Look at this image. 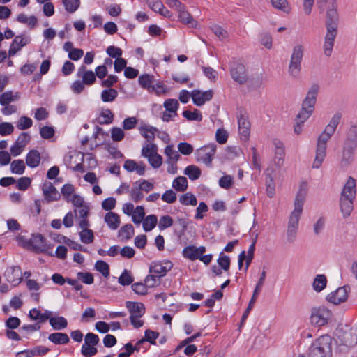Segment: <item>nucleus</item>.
<instances>
[{"label":"nucleus","mask_w":357,"mask_h":357,"mask_svg":"<svg viewBox=\"0 0 357 357\" xmlns=\"http://www.w3.org/2000/svg\"><path fill=\"white\" fill-rule=\"evenodd\" d=\"M114 115L110 109L102 112L99 117L96 119L99 124H109L113 121Z\"/></svg>","instance_id":"c9c22d12"},{"label":"nucleus","mask_w":357,"mask_h":357,"mask_svg":"<svg viewBox=\"0 0 357 357\" xmlns=\"http://www.w3.org/2000/svg\"><path fill=\"white\" fill-rule=\"evenodd\" d=\"M180 202L185 206H196L197 200L196 197L191 192H187L182 195L179 198Z\"/></svg>","instance_id":"79ce46f5"},{"label":"nucleus","mask_w":357,"mask_h":357,"mask_svg":"<svg viewBox=\"0 0 357 357\" xmlns=\"http://www.w3.org/2000/svg\"><path fill=\"white\" fill-rule=\"evenodd\" d=\"M184 174L188 176L190 179L197 180L201 176V169L196 165H191L185 169Z\"/></svg>","instance_id":"e433bc0d"},{"label":"nucleus","mask_w":357,"mask_h":357,"mask_svg":"<svg viewBox=\"0 0 357 357\" xmlns=\"http://www.w3.org/2000/svg\"><path fill=\"white\" fill-rule=\"evenodd\" d=\"M335 130L327 125L324 130L317 138L316 146V155L314 160L312 167L318 169L321 167L326 155L327 142L333 136Z\"/></svg>","instance_id":"39448f33"},{"label":"nucleus","mask_w":357,"mask_h":357,"mask_svg":"<svg viewBox=\"0 0 357 357\" xmlns=\"http://www.w3.org/2000/svg\"><path fill=\"white\" fill-rule=\"evenodd\" d=\"M332 341V338L328 335L320 336L312 343L307 357H331Z\"/></svg>","instance_id":"0eeeda50"},{"label":"nucleus","mask_w":357,"mask_h":357,"mask_svg":"<svg viewBox=\"0 0 357 357\" xmlns=\"http://www.w3.org/2000/svg\"><path fill=\"white\" fill-rule=\"evenodd\" d=\"M126 307L128 310L130 316L142 317L145 313V306L142 303L127 301Z\"/></svg>","instance_id":"5701e85b"},{"label":"nucleus","mask_w":357,"mask_h":357,"mask_svg":"<svg viewBox=\"0 0 357 357\" xmlns=\"http://www.w3.org/2000/svg\"><path fill=\"white\" fill-rule=\"evenodd\" d=\"M165 153L168 157V160L177 162L180 158L181 155L178 154V153L174 150L172 148V146L169 145L167 146L165 149Z\"/></svg>","instance_id":"13d9d810"},{"label":"nucleus","mask_w":357,"mask_h":357,"mask_svg":"<svg viewBox=\"0 0 357 357\" xmlns=\"http://www.w3.org/2000/svg\"><path fill=\"white\" fill-rule=\"evenodd\" d=\"M33 121L31 118L22 116H21L17 123V128L19 130H26L32 126Z\"/></svg>","instance_id":"864d4df0"},{"label":"nucleus","mask_w":357,"mask_h":357,"mask_svg":"<svg viewBox=\"0 0 357 357\" xmlns=\"http://www.w3.org/2000/svg\"><path fill=\"white\" fill-rule=\"evenodd\" d=\"M48 340L55 344H66L70 342L68 335L61 332L51 333L48 336Z\"/></svg>","instance_id":"cd10ccee"},{"label":"nucleus","mask_w":357,"mask_h":357,"mask_svg":"<svg viewBox=\"0 0 357 357\" xmlns=\"http://www.w3.org/2000/svg\"><path fill=\"white\" fill-rule=\"evenodd\" d=\"M22 270L18 266L8 268L4 273L6 280L14 286L20 284L22 280Z\"/></svg>","instance_id":"412c9836"},{"label":"nucleus","mask_w":357,"mask_h":357,"mask_svg":"<svg viewBox=\"0 0 357 357\" xmlns=\"http://www.w3.org/2000/svg\"><path fill=\"white\" fill-rule=\"evenodd\" d=\"M153 76L149 74H143L139 77V84L144 89H149L151 87L154 89V87L151 86L153 82Z\"/></svg>","instance_id":"37998d69"},{"label":"nucleus","mask_w":357,"mask_h":357,"mask_svg":"<svg viewBox=\"0 0 357 357\" xmlns=\"http://www.w3.org/2000/svg\"><path fill=\"white\" fill-rule=\"evenodd\" d=\"M25 164L22 160H15L10 164V171L13 174L21 175L25 170Z\"/></svg>","instance_id":"ea45409f"},{"label":"nucleus","mask_w":357,"mask_h":357,"mask_svg":"<svg viewBox=\"0 0 357 357\" xmlns=\"http://www.w3.org/2000/svg\"><path fill=\"white\" fill-rule=\"evenodd\" d=\"M123 349H125V351L120 352L118 354V357H130L135 350L138 349V348L134 347L131 342L124 344Z\"/></svg>","instance_id":"338daca9"},{"label":"nucleus","mask_w":357,"mask_h":357,"mask_svg":"<svg viewBox=\"0 0 357 357\" xmlns=\"http://www.w3.org/2000/svg\"><path fill=\"white\" fill-rule=\"evenodd\" d=\"M118 96V91L114 89H105L101 93V99L105 102L114 101Z\"/></svg>","instance_id":"58836bf2"},{"label":"nucleus","mask_w":357,"mask_h":357,"mask_svg":"<svg viewBox=\"0 0 357 357\" xmlns=\"http://www.w3.org/2000/svg\"><path fill=\"white\" fill-rule=\"evenodd\" d=\"M135 234V229L132 224H126L121 227L119 231V236L126 241L130 239Z\"/></svg>","instance_id":"473e14b6"},{"label":"nucleus","mask_w":357,"mask_h":357,"mask_svg":"<svg viewBox=\"0 0 357 357\" xmlns=\"http://www.w3.org/2000/svg\"><path fill=\"white\" fill-rule=\"evenodd\" d=\"M354 158V153L346 152L342 151L341 152V159L340 161V167L341 168L347 167L349 165L351 164Z\"/></svg>","instance_id":"a19ab883"},{"label":"nucleus","mask_w":357,"mask_h":357,"mask_svg":"<svg viewBox=\"0 0 357 357\" xmlns=\"http://www.w3.org/2000/svg\"><path fill=\"white\" fill-rule=\"evenodd\" d=\"M183 256L191 261L198 259L199 255H197L196 247L195 245H188L184 248L182 252Z\"/></svg>","instance_id":"4c0bfd02"},{"label":"nucleus","mask_w":357,"mask_h":357,"mask_svg":"<svg viewBox=\"0 0 357 357\" xmlns=\"http://www.w3.org/2000/svg\"><path fill=\"white\" fill-rule=\"evenodd\" d=\"M327 284V278L324 274L317 275L313 281V289L317 292H321L324 289Z\"/></svg>","instance_id":"c85d7f7f"},{"label":"nucleus","mask_w":357,"mask_h":357,"mask_svg":"<svg viewBox=\"0 0 357 357\" xmlns=\"http://www.w3.org/2000/svg\"><path fill=\"white\" fill-rule=\"evenodd\" d=\"M275 145V158H278L280 160H282L283 157L284 155V148L283 143L280 142V140L275 139L274 142Z\"/></svg>","instance_id":"bf43d9fd"},{"label":"nucleus","mask_w":357,"mask_h":357,"mask_svg":"<svg viewBox=\"0 0 357 357\" xmlns=\"http://www.w3.org/2000/svg\"><path fill=\"white\" fill-rule=\"evenodd\" d=\"M29 316L33 320H38L39 324L47 320V317L43 316V313L36 308L31 310Z\"/></svg>","instance_id":"6e6d98bb"},{"label":"nucleus","mask_w":357,"mask_h":357,"mask_svg":"<svg viewBox=\"0 0 357 357\" xmlns=\"http://www.w3.org/2000/svg\"><path fill=\"white\" fill-rule=\"evenodd\" d=\"M178 13V20L181 23L190 28L197 27V22L194 20L193 17L187 11L185 6L183 9H181Z\"/></svg>","instance_id":"393cba45"},{"label":"nucleus","mask_w":357,"mask_h":357,"mask_svg":"<svg viewBox=\"0 0 357 357\" xmlns=\"http://www.w3.org/2000/svg\"><path fill=\"white\" fill-rule=\"evenodd\" d=\"M65 9L68 13H73L75 12L80 5L79 0H63Z\"/></svg>","instance_id":"09e8293b"},{"label":"nucleus","mask_w":357,"mask_h":357,"mask_svg":"<svg viewBox=\"0 0 357 357\" xmlns=\"http://www.w3.org/2000/svg\"><path fill=\"white\" fill-rule=\"evenodd\" d=\"M95 269L101 273L105 278L109 275V266L107 263L102 260H98L96 262Z\"/></svg>","instance_id":"a18cd8bd"},{"label":"nucleus","mask_w":357,"mask_h":357,"mask_svg":"<svg viewBox=\"0 0 357 357\" xmlns=\"http://www.w3.org/2000/svg\"><path fill=\"white\" fill-rule=\"evenodd\" d=\"M141 130L142 135L146 139L148 142H151L155 139V132L158 131L156 128L151 126L142 127Z\"/></svg>","instance_id":"f704fd0d"},{"label":"nucleus","mask_w":357,"mask_h":357,"mask_svg":"<svg viewBox=\"0 0 357 357\" xmlns=\"http://www.w3.org/2000/svg\"><path fill=\"white\" fill-rule=\"evenodd\" d=\"M238 130L239 134L247 139L250 135V122L248 119V116L241 113L239 116H238Z\"/></svg>","instance_id":"b1692460"},{"label":"nucleus","mask_w":357,"mask_h":357,"mask_svg":"<svg viewBox=\"0 0 357 357\" xmlns=\"http://www.w3.org/2000/svg\"><path fill=\"white\" fill-rule=\"evenodd\" d=\"M319 91V85L317 83L312 84L308 89L305 97L302 102L301 109L297 114V117L301 121H307L313 114Z\"/></svg>","instance_id":"7ed1b4c3"},{"label":"nucleus","mask_w":357,"mask_h":357,"mask_svg":"<svg viewBox=\"0 0 357 357\" xmlns=\"http://www.w3.org/2000/svg\"><path fill=\"white\" fill-rule=\"evenodd\" d=\"M266 271H264L261 273V276L256 284V287L253 291L252 298L248 303V306L242 315L241 320V326H242L243 324L244 321L248 318V316L250 310H252L253 305L256 302L257 298L258 295L259 294V293L261 292L262 287L264 285V281L266 279Z\"/></svg>","instance_id":"f8f14e48"},{"label":"nucleus","mask_w":357,"mask_h":357,"mask_svg":"<svg viewBox=\"0 0 357 357\" xmlns=\"http://www.w3.org/2000/svg\"><path fill=\"white\" fill-rule=\"evenodd\" d=\"M132 282L133 278L130 275V272L125 269L119 278V282L123 286H127L132 284Z\"/></svg>","instance_id":"4d7b16f0"},{"label":"nucleus","mask_w":357,"mask_h":357,"mask_svg":"<svg viewBox=\"0 0 357 357\" xmlns=\"http://www.w3.org/2000/svg\"><path fill=\"white\" fill-rule=\"evenodd\" d=\"M96 345L88 344L82 345L81 348V354L84 357H92L98 353Z\"/></svg>","instance_id":"5fc2aeb1"},{"label":"nucleus","mask_w":357,"mask_h":357,"mask_svg":"<svg viewBox=\"0 0 357 357\" xmlns=\"http://www.w3.org/2000/svg\"><path fill=\"white\" fill-rule=\"evenodd\" d=\"M218 265L224 271H227L230 268V258L229 256L224 255L223 252H221L219 258L217 261Z\"/></svg>","instance_id":"3c124183"},{"label":"nucleus","mask_w":357,"mask_h":357,"mask_svg":"<svg viewBox=\"0 0 357 357\" xmlns=\"http://www.w3.org/2000/svg\"><path fill=\"white\" fill-rule=\"evenodd\" d=\"M31 136L27 132H22L17 138L14 144L10 147V153L13 156H17L24 151L26 145L30 142Z\"/></svg>","instance_id":"f3484780"},{"label":"nucleus","mask_w":357,"mask_h":357,"mask_svg":"<svg viewBox=\"0 0 357 357\" xmlns=\"http://www.w3.org/2000/svg\"><path fill=\"white\" fill-rule=\"evenodd\" d=\"M173 218L170 215H162L160 217L159 220L158 228L160 231H162L168 227H172L173 225Z\"/></svg>","instance_id":"de8ad7c7"},{"label":"nucleus","mask_w":357,"mask_h":357,"mask_svg":"<svg viewBox=\"0 0 357 357\" xmlns=\"http://www.w3.org/2000/svg\"><path fill=\"white\" fill-rule=\"evenodd\" d=\"M159 335L160 333L158 332L147 329L144 332V337L139 340V344H144L145 342H149L150 344L155 345V340Z\"/></svg>","instance_id":"c756f323"},{"label":"nucleus","mask_w":357,"mask_h":357,"mask_svg":"<svg viewBox=\"0 0 357 357\" xmlns=\"http://www.w3.org/2000/svg\"><path fill=\"white\" fill-rule=\"evenodd\" d=\"M217 146L215 144L204 145L195 151L197 161H201L207 167H212V161L216 152Z\"/></svg>","instance_id":"1a4fd4ad"},{"label":"nucleus","mask_w":357,"mask_h":357,"mask_svg":"<svg viewBox=\"0 0 357 357\" xmlns=\"http://www.w3.org/2000/svg\"><path fill=\"white\" fill-rule=\"evenodd\" d=\"M158 223V218L155 215H147L143 222H142V227L143 229L146 231H151L153 229L155 228Z\"/></svg>","instance_id":"7c9ffc66"},{"label":"nucleus","mask_w":357,"mask_h":357,"mask_svg":"<svg viewBox=\"0 0 357 357\" xmlns=\"http://www.w3.org/2000/svg\"><path fill=\"white\" fill-rule=\"evenodd\" d=\"M339 14L336 0H331L326 11L325 26L326 33L324 37L323 51L325 56H331L334 47L335 39L337 35Z\"/></svg>","instance_id":"f257e3e1"},{"label":"nucleus","mask_w":357,"mask_h":357,"mask_svg":"<svg viewBox=\"0 0 357 357\" xmlns=\"http://www.w3.org/2000/svg\"><path fill=\"white\" fill-rule=\"evenodd\" d=\"M31 41V37L24 33L16 36L10 44L8 50L9 56H13L16 54L17 52L21 50V49L26 45L29 44Z\"/></svg>","instance_id":"2eb2a0df"},{"label":"nucleus","mask_w":357,"mask_h":357,"mask_svg":"<svg viewBox=\"0 0 357 357\" xmlns=\"http://www.w3.org/2000/svg\"><path fill=\"white\" fill-rule=\"evenodd\" d=\"M356 180L349 176L342 188L340 199V207L344 218L349 216L353 211V202L356 193Z\"/></svg>","instance_id":"f03ea898"},{"label":"nucleus","mask_w":357,"mask_h":357,"mask_svg":"<svg viewBox=\"0 0 357 357\" xmlns=\"http://www.w3.org/2000/svg\"><path fill=\"white\" fill-rule=\"evenodd\" d=\"M31 242V250L36 253H46L49 248L46 243V239L40 234H33Z\"/></svg>","instance_id":"a211bd4d"},{"label":"nucleus","mask_w":357,"mask_h":357,"mask_svg":"<svg viewBox=\"0 0 357 357\" xmlns=\"http://www.w3.org/2000/svg\"><path fill=\"white\" fill-rule=\"evenodd\" d=\"M125 137L124 131L118 127H114L111 129V137L114 142H120Z\"/></svg>","instance_id":"e2e57ef3"},{"label":"nucleus","mask_w":357,"mask_h":357,"mask_svg":"<svg viewBox=\"0 0 357 357\" xmlns=\"http://www.w3.org/2000/svg\"><path fill=\"white\" fill-rule=\"evenodd\" d=\"M230 74L232 79L240 84H245L248 79L245 66L238 62L231 64Z\"/></svg>","instance_id":"ddd939ff"},{"label":"nucleus","mask_w":357,"mask_h":357,"mask_svg":"<svg viewBox=\"0 0 357 357\" xmlns=\"http://www.w3.org/2000/svg\"><path fill=\"white\" fill-rule=\"evenodd\" d=\"M31 179L29 177L24 176L18 178L17 181V188L20 190L24 191L31 185Z\"/></svg>","instance_id":"69168bd1"},{"label":"nucleus","mask_w":357,"mask_h":357,"mask_svg":"<svg viewBox=\"0 0 357 357\" xmlns=\"http://www.w3.org/2000/svg\"><path fill=\"white\" fill-rule=\"evenodd\" d=\"M158 151V146L153 143L147 144L142 149V155L147 158Z\"/></svg>","instance_id":"0e129e2a"},{"label":"nucleus","mask_w":357,"mask_h":357,"mask_svg":"<svg viewBox=\"0 0 357 357\" xmlns=\"http://www.w3.org/2000/svg\"><path fill=\"white\" fill-rule=\"evenodd\" d=\"M164 107L167 111L173 113L174 116L177 115L176 111L178 109L179 103L176 99H167L164 102Z\"/></svg>","instance_id":"c03bdc74"},{"label":"nucleus","mask_w":357,"mask_h":357,"mask_svg":"<svg viewBox=\"0 0 357 357\" xmlns=\"http://www.w3.org/2000/svg\"><path fill=\"white\" fill-rule=\"evenodd\" d=\"M43 192L45 201L47 203L58 201L61 199V195L51 182H45L43 186Z\"/></svg>","instance_id":"aec40b11"},{"label":"nucleus","mask_w":357,"mask_h":357,"mask_svg":"<svg viewBox=\"0 0 357 357\" xmlns=\"http://www.w3.org/2000/svg\"><path fill=\"white\" fill-rule=\"evenodd\" d=\"M348 286L339 287L335 291L331 292L326 296V300L334 305H338L346 301L348 297Z\"/></svg>","instance_id":"dca6fc26"},{"label":"nucleus","mask_w":357,"mask_h":357,"mask_svg":"<svg viewBox=\"0 0 357 357\" xmlns=\"http://www.w3.org/2000/svg\"><path fill=\"white\" fill-rule=\"evenodd\" d=\"M173 267V264L169 260L152 261L150 264L149 272L157 275L158 278L165 276Z\"/></svg>","instance_id":"4468645a"},{"label":"nucleus","mask_w":357,"mask_h":357,"mask_svg":"<svg viewBox=\"0 0 357 357\" xmlns=\"http://www.w3.org/2000/svg\"><path fill=\"white\" fill-rule=\"evenodd\" d=\"M105 222L110 229L115 230L121 224L120 216L116 213L109 211L105 214Z\"/></svg>","instance_id":"a878e982"},{"label":"nucleus","mask_w":357,"mask_h":357,"mask_svg":"<svg viewBox=\"0 0 357 357\" xmlns=\"http://www.w3.org/2000/svg\"><path fill=\"white\" fill-rule=\"evenodd\" d=\"M78 77L82 78V82L86 85H92L96 82V75L91 70H86V67L82 65L77 73Z\"/></svg>","instance_id":"4be33fe9"},{"label":"nucleus","mask_w":357,"mask_h":357,"mask_svg":"<svg viewBox=\"0 0 357 357\" xmlns=\"http://www.w3.org/2000/svg\"><path fill=\"white\" fill-rule=\"evenodd\" d=\"M332 317V312L324 306L313 307L311 312L310 321L312 324L323 326L328 324Z\"/></svg>","instance_id":"9d476101"},{"label":"nucleus","mask_w":357,"mask_h":357,"mask_svg":"<svg viewBox=\"0 0 357 357\" xmlns=\"http://www.w3.org/2000/svg\"><path fill=\"white\" fill-rule=\"evenodd\" d=\"M151 166L154 169L159 168L162 162V158L157 152L146 158Z\"/></svg>","instance_id":"8fccbe9b"},{"label":"nucleus","mask_w":357,"mask_h":357,"mask_svg":"<svg viewBox=\"0 0 357 357\" xmlns=\"http://www.w3.org/2000/svg\"><path fill=\"white\" fill-rule=\"evenodd\" d=\"M304 55V47L296 45L293 47L288 72L294 78H298L301 70V62Z\"/></svg>","instance_id":"6e6552de"},{"label":"nucleus","mask_w":357,"mask_h":357,"mask_svg":"<svg viewBox=\"0 0 357 357\" xmlns=\"http://www.w3.org/2000/svg\"><path fill=\"white\" fill-rule=\"evenodd\" d=\"M337 349L340 352H347L357 344L356 329L346 328H337L335 333Z\"/></svg>","instance_id":"20e7f679"},{"label":"nucleus","mask_w":357,"mask_h":357,"mask_svg":"<svg viewBox=\"0 0 357 357\" xmlns=\"http://www.w3.org/2000/svg\"><path fill=\"white\" fill-rule=\"evenodd\" d=\"M307 184L306 182H302L294 200V209L291 213L289 218L288 225L292 227H298V222L301 218L305 197L307 194Z\"/></svg>","instance_id":"423d86ee"},{"label":"nucleus","mask_w":357,"mask_h":357,"mask_svg":"<svg viewBox=\"0 0 357 357\" xmlns=\"http://www.w3.org/2000/svg\"><path fill=\"white\" fill-rule=\"evenodd\" d=\"M133 213L134 214L132 216V220L135 224H140L145 215L144 206H137L135 208Z\"/></svg>","instance_id":"49530a36"},{"label":"nucleus","mask_w":357,"mask_h":357,"mask_svg":"<svg viewBox=\"0 0 357 357\" xmlns=\"http://www.w3.org/2000/svg\"><path fill=\"white\" fill-rule=\"evenodd\" d=\"M183 116L188 121H201L202 120V114L197 109H195L194 112H191L190 110H184L183 112Z\"/></svg>","instance_id":"603ef678"},{"label":"nucleus","mask_w":357,"mask_h":357,"mask_svg":"<svg viewBox=\"0 0 357 357\" xmlns=\"http://www.w3.org/2000/svg\"><path fill=\"white\" fill-rule=\"evenodd\" d=\"M40 162V154L38 150H31L26 156V164L31 168L37 167Z\"/></svg>","instance_id":"bb28decb"},{"label":"nucleus","mask_w":357,"mask_h":357,"mask_svg":"<svg viewBox=\"0 0 357 357\" xmlns=\"http://www.w3.org/2000/svg\"><path fill=\"white\" fill-rule=\"evenodd\" d=\"M79 236L82 242L86 244L91 243L94 240L93 231L91 229L82 231Z\"/></svg>","instance_id":"052dcab7"},{"label":"nucleus","mask_w":357,"mask_h":357,"mask_svg":"<svg viewBox=\"0 0 357 357\" xmlns=\"http://www.w3.org/2000/svg\"><path fill=\"white\" fill-rule=\"evenodd\" d=\"M78 280L86 284H91L94 282V278L92 273L89 272H78L77 274Z\"/></svg>","instance_id":"680f3d73"},{"label":"nucleus","mask_w":357,"mask_h":357,"mask_svg":"<svg viewBox=\"0 0 357 357\" xmlns=\"http://www.w3.org/2000/svg\"><path fill=\"white\" fill-rule=\"evenodd\" d=\"M178 151L185 155H190L193 152V146L187 142H180L178 144Z\"/></svg>","instance_id":"774afa93"},{"label":"nucleus","mask_w":357,"mask_h":357,"mask_svg":"<svg viewBox=\"0 0 357 357\" xmlns=\"http://www.w3.org/2000/svg\"><path fill=\"white\" fill-rule=\"evenodd\" d=\"M357 149V126H352L346 134L342 151L354 153Z\"/></svg>","instance_id":"9b49d317"},{"label":"nucleus","mask_w":357,"mask_h":357,"mask_svg":"<svg viewBox=\"0 0 357 357\" xmlns=\"http://www.w3.org/2000/svg\"><path fill=\"white\" fill-rule=\"evenodd\" d=\"M172 187L178 192H184L188 188V181L185 176H178L172 183Z\"/></svg>","instance_id":"72a5a7b5"},{"label":"nucleus","mask_w":357,"mask_h":357,"mask_svg":"<svg viewBox=\"0 0 357 357\" xmlns=\"http://www.w3.org/2000/svg\"><path fill=\"white\" fill-rule=\"evenodd\" d=\"M50 324L54 330H62L67 327L68 321L63 317H52Z\"/></svg>","instance_id":"2f4dec72"},{"label":"nucleus","mask_w":357,"mask_h":357,"mask_svg":"<svg viewBox=\"0 0 357 357\" xmlns=\"http://www.w3.org/2000/svg\"><path fill=\"white\" fill-rule=\"evenodd\" d=\"M213 91L212 90H208L204 92L199 90H193L190 93V96L192 99L193 103L197 106H202L206 101H209L213 98Z\"/></svg>","instance_id":"6ab92c4d"}]
</instances>
